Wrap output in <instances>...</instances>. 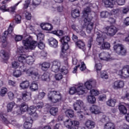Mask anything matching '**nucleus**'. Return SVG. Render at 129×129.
<instances>
[{
	"label": "nucleus",
	"instance_id": "obj_1",
	"mask_svg": "<svg viewBox=\"0 0 129 129\" xmlns=\"http://www.w3.org/2000/svg\"><path fill=\"white\" fill-rule=\"evenodd\" d=\"M22 72H25L27 76H31L33 80H39L41 78V76L38 73V70L34 68L26 69V68L23 66L20 67L19 70H16L13 72V76L18 78V77L22 76Z\"/></svg>",
	"mask_w": 129,
	"mask_h": 129
},
{
	"label": "nucleus",
	"instance_id": "obj_2",
	"mask_svg": "<svg viewBox=\"0 0 129 129\" xmlns=\"http://www.w3.org/2000/svg\"><path fill=\"white\" fill-rule=\"evenodd\" d=\"M91 12V10L90 7H87L85 8L83 11V17L82 21H80V24L83 28L86 27V31L88 34L91 33L92 30H93V23L91 22L92 18H89L88 15Z\"/></svg>",
	"mask_w": 129,
	"mask_h": 129
},
{
	"label": "nucleus",
	"instance_id": "obj_3",
	"mask_svg": "<svg viewBox=\"0 0 129 129\" xmlns=\"http://www.w3.org/2000/svg\"><path fill=\"white\" fill-rule=\"evenodd\" d=\"M23 44L25 48L21 46L17 49V53L20 55L21 53H25L26 50H34L37 47V41L32 40L31 37L23 40Z\"/></svg>",
	"mask_w": 129,
	"mask_h": 129
},
{
	"label": "nucleus",
	"instance_id": "obj_4",
	"mask_svg": "<svg viewBox=\"0 0 129 129\" xmlns=\"http://www.w3.org/2000/svg\"><path fill=\"white\" fill-rule=\"evenodd\" d=\"M61 67V62L59 60H54L52 62L51 66V71L55 73L59 72V70L63 75H66L68 73V69L69 68V64L67 63L66 66H63L60 70Z\"/></svg>",
	"mask_w": 129,
	"mask_h": 129
},
{
	"label": "nucleus",
	"instance_id": "obj_5",
	"mask_svg": "<svg viewBox=\"0 0 129 129\" xmlns=\"http://www.w3.org/2000/svg\"><path fill=\"white\" fill-rule=\"evenodd\" d=\"M48 99L53 103L60 102L62 100V95L57 91H49L47 95Z\"/></svg>",
	"mask_w": 129,
	"mask_h": 129
},
{
	"label": "nucleus",
	"instance_id": "obj_6",
	"mask_svg": "<svg viewBox=\"0 0 129 129\" xmlns=\"http://www.w3.org/2000/svg\"><path fill=\"white\" fill-rule=\"evenodd\" d=\"M86 89L83 84H79L75 87L71 88L70 89L69 93L72 95L75 94V93H77L79 95H82L85 93Z\"/></svg>",
	"mask_w": 129,
	"mask_h": 129
},
{
	"label": "nucleus",
	"instance_id": "obj_7",
	"mask_svg": "<svg viewBox=\"0 0 129 129\" xmlns=\"http://www.w3.org/2000/svg\"><path fill=\"white\" fill-rule=\"evenodd\" d=\"M113 50L118 55L124 56L126 54V49L121 44H116V41L114 42Z\"/></svg>",
	"mask_w": 129,
	"mask_h": 129
},
{
	"label": "nucleus",
	"instance_id": "obj_8",
	"mask_svg": "<svg viewBox=\"0 0 129 129\" xmlns=\"http://www.w3.org/2000/svg\"><path fill=\"white\" fill-rule=\"evenodd\" d=\"M13 23H11L9 27L8 28V31H6L3 34V36L2 37V45L3 47H6L7 45H8V41H7V38L8 37V36L9 35H11L12 33H13V30H14V28H13Z\"/></svg>",
	"mask_w": 129,
	"mask_h": 129
},
{
	"label": "nucleus",
	"instance_id": "obj_9",
	"mask_svg": "<svg viewBox=\"0 0 129 129\" xmlns=\"http://www.w3.org/2000/svg\"><path fill=\"white\" fill-rule=\"evenodd\" d=\"M117 28L115 26H107L105 28V33L109 37H112L117 33Z\"/></svg>",
	"mask_w": 129,
	"mask_h": 129
},
{
	"label": "nucleus",
	"instance_id": "obj_10",
	"mask_svg": "<svg viewBox=\"0 0 129 129\" xmlns=\"http://www.w3.org/2000/svg\"><path fill=\"white\" fill-rule=\"evenodd\" d=\"M96 35H97V37L96 38L97 44L99 46H101L104 42V40L106 39L105 33H102L100 31L96 32Z\"/></svg>",
	"mask_w": 129,
	"mask_h": 129
},
{
	"label": "nucleus",
	"instance_id": "obj_11",
	"mask_svg": "<svg viewBox=\"0 0 129 129\" xmlns=\"http://www.w3.org/2000/svg\"><path fill=\"white\" fill-rule=\"evenodd\" d=\"M117 74L118 75L124 77V78H127L129 77V66H124L122 70L117 71Z\"/></svg>",
	"mask_w": 129,
	"mask_h": 129
},
{
	"label": "nucleus",
	"instance_id": "obj_12",
	"mask_svg": "<svg viewBox=\"0 0 129 129\" xmlns=\"http://www.w3.org/2000/svg\"><path fill=\"white\" fill-rule=\"evenodd\" d=\"M84 103L81 100H77L74 104V108L75 110H77L78 113L82 112L81 110L84 108Z\"/></svg>",
	"mask_w": 129,
	"mask_h": 129
},
{
	"label": "nucleus",
	"instance_id": "obj_13",
	"mask_svg": "<svg viewBox=\"0 0 129 129\" xmlns=\"http://www.w3.org/2000/svg\"><path fill=\"white\" fill-rule=\"evenodd\" d=\"M96 84V82L95 80H89L85 83L84 85V87L85 88V92H86V90H91V88L94 86Z\"/></svg>",
	"mask_w": 129,
	"mask_h": 129
},
{
	"label": "nucleus",
	"instance_id": "obj_14",
	"mask_svg": "<svg viewBox=\"0 0 129 129\" xmlns=\"http://www.w3.org/2000/svg\"><path fill=\"white\" fill-rule=\"evenodd\" d=\"M124 86V82L122 81L118 80L114 82L112 84V87L114 89H119Z\"/></svg>",
	"mask_w": 129,
	"mask_h": 129
},
{
	"label": "nucleus",
	"instance_id": "obj_15",
	"mask_svg": "<svg viewBox=\"0 0 129 129\" xmlns=\"http://www.w3.org/2000/svg\"><path fill=\"white\" fill-rule=\"evenodd\" d=\"M99 57L100 60L107 61L110 59V54L107 52H102L99 54Z\"/></svg>",
	"mask_w": 129,
	"mask_h": 129
},
{
	"label": "nucleus",
	"instance_id": "obj_16",
	"mask_svg": "<svg viewBox=\"0 0 129 129\" xmlns=\"http://www.w3.org/2000/svg\"><path fill=\"white\" fill-rule=\"evenodd\" d=\"M90 110L92 113H94V114H98L101 112L100 107L93 105L90 108Z\"/></svg>",
	"mask_w": 129,
	"mask_h": 129
},
{
	"label": "nucleus",
	"instance_id": "obj_17",
	"mask_svg": "<svg viewBox=\"0 0 129 129\" xmlns=\"http://www.w3.org/2000/svg\"><path fill=\"white\" fill-rule=\"evenodd\" d=\"M85 126L88 129L94 128L95 127V122L91 120H88L85 122Z\"/></svg>",
	"mask_w": 129,
	"mask_h": 129
},
{
	"label": "nucleus",
	"instance_id": "obj_18",
	"mask_svg": "<svg viewBox=\"0 0 129 129\" xmlns=\"http://www.w3.org/2000/svg\"><path fill=\"white\" fill-rule=\"evenodd\" d=\"M48 44L50 47L53 48H57L58 47V41L53 37H51L48 39Z\"/></svg>",
	"mask_w": 129,
	"mask_h": 129
},
{
	"label": "nucleus",
	"instance_id": "obj_19",
	"mask_svg": "<svg viewBox=\"0 0 129 129\" xmlns=\"http://www.w3.org/2000/svg\"><path fill=\"white\" fill-rule=\"evenodd\" d=\"M51 64L49 62H44L41 63L39 64L40 67H41V70H43V71H46V70H48L49 68H50V66Z\"/></svg>",
	"mask_w": 129,
	"mask_h": 129
},
{
	"label": "nucleus",
	"instance_id": "obj_20",
	"mask_svg": "<svg viewBox=\"0 0 129 129\" xmlns=\"http://www.w3.org/2000/svg\"><path fill=\"white\" fill-rule=\"evenodd\" d=\"M15 106L18 107V105L15 102H11L9 103L7 105V111L8 112H12L13 111V109Z\"/></svg>",
	"mask_w": 129,
	"mask_h": 129
},
{
	"label": "nucleus",
	"instance_id": "obj_21",
	"mask_svg": "<svg viewBox=\"0 0 129 129\" xmlns=\"http://www.w3.org/2000/svg\"><path fill=\"white\" fill-rule=\"evenodd\" d=\"M36 110H37V107L35 106L30 107V114L32 115V117H37L38 114L36 112Z\"/></svg>",
	"mask_w": 129,
	"mask_h": 129
},
{
	"label": "nucleus",
	"instance_id": "obj_22",
	"mask_svg": "<svg viewBox=\"0 0 129 129\" xmlns=\"http://www.w3.org/2000/svg\"><path fill=\"white\" fill-rule=\"evenodd\" d=\"M40 27L42 30H45L46 31H51L53 29L52 25L49 23H46L45 24H41Z\"/></svg>",
	"mask_w": 129,
	"mask_h": 129
},
{
	"label": "nucleus",
	"instance_id": "obj_23",
	"mask_svg": "<svg viewBox=\"0 0 129 129\" xmlns=\"http://www.w3.org/2000/svg\"><path fill=\"white\" fill-rule=\"evenodd\" d=\"M22 99L24 101H29L31 99V93L24 92L22 93Z\"/></svg>",
	"mask_w": 129,
	"mask_h": 129
},
{
	"label": "nucleus",
	"instance_id": "obj_24",
	"mask_svg": "<svg viewBox=\"0 0 129 129\" xmlns=\"http://www.w3.org/2000/svg\"><path fill=\"white\" fill-rule=\"evenodd\" d=\"M0 56L4 59V60H8L10 58V53L6 52L5 50H1L0 52Z\"/></svg>",
	"mask_w": 129,
	"mask_h": 129
},
{
	"label": "nucleus",
	"instance_id": "obj_25",
	"mask_svg": "<svg viewBox=\"0 0 129 129\" xmlns=\"http://www.w3.org/2000/svg\"><path fill=\"white\" fill-rule=\"evenodd\" d=\"M38 88V83L36 81L32 82L30 86V89L31 91H36Z\"/></svg>",
	"mask_w": 129,
	"mask_h": 129
},
{
	"label": "nucleus",
	"instance_id": "obj_26",
	"mask_svg": "<svg viewBox=\"0 0 129 129\" xmlns=\"http://www.w3.org/2000/svg\"><path fill=\"white\" fill-rule=\"evenodd\" d=\"M104 4L106 8H113V6H114L116 3L110 0H105Z\"/></svg>",
	"mask_w": 129,
	"mask_h": 129
},
{
	"label": "nucleus",
	"instance_id": "obj_27",
	"mask_svg": "<svg viewBox=\"0 0 129 129\" xmlns=\"http://www.w3.org/2000/svg\"><path fill=\"white\" fill-rule=\"evenodd\" d=\"M26 57H27V55H26V54H21V56L18 57V61L19 62H20V64L22 65V66H24L25 63H26Z\"/></svg>",
	"mask_w": 129,
	"mask_h": 129
},
{
	"label": "nucleus",
	"instance_id": "obj_28",
	"mask_svg": "<svg viewBox=\"0 0 129 129\" xmlns=\"http://www.w3.org/2000/svg\"><path fill=\"white\" fill-rule=\"evenodd\" d=\"M87 100L89 103H90L91 104H93L95 103L96 101V98H95V97H94V96L90 95L87 97Z\"/></svg>",
	"mask_w": 129,
	"mask_h": 129
},
{
	"label": "nucleus",
	"instance_id": "obj_29",
	"mask_svg": "<svg viewBox=\"0 0 129 129\" xmlns=\"http://www.w3.org/2000/svg\"><path fill=\"white\" fill-rule=\"evenodd\" d=\"M30 85V83L28 81H23L21 83H20V87L22 89H27L29 86Z\"/></svg>",
	"mask_w": 129,
	"mask_h": 129
},
{
	"label": "nucleus",
	"instance_id": "obj_30",
	"mask_svg": "<svg viewBox=\"0 0 129 129\" xmlns=\"http://www.w3.org/2000/svg\"><path fill=\"white\" fill-rule=\"evenodd\" d=\"M20 109L21 111H23L24 112L27 111L29 109V106L26 103H22L20 106Z\"/></svg>",
	"mask_w": 129,
	"mask_h": 129
},
{
	"label": "nucleus",
	"instance_id": "obj_31",
	"mask_svg": "<svg viewBox=\"0 0 129 129\" xmlns=\"http://www.w3.org/2000/svg\"><path fill=\"white\" fill-rule=\"evenodd\" d=\"M103 50H108L110 48V43L107 42H103L100 46Z\"/></svg>",
	"mask_w": 129,
	"mask_h": 129
},
{
	"label": "nucleus",
	"instance_id": "obj_32",
	"mask_svg": "<svg viewBox=\"0 0 129 129\" xmlns=\"http://www.w3.org/2000/svg\"><path fill=\"white\" fill-rule=\"evenodd\" d=\"M80 16V12L78 9H75L72 11V16L74 19H76V18H78Z\"/></svg>",
	"mask_w": 129,
	"mask_h": 129
},
{
	"label": "nucleus",
	"instance_id": "obj_33",
	"mask_svg": "<svg viewBox=\"0 0 129 129\" xmlns=\"http://www.w3.org/2000/svg\"><path fill=\"white\" fill-rule=\"evenodd\" d=\"M104 129H115V126L113 123L109 122L104 125Z\"/></svg>",
	"mask_w": 129,
	"mask_h": 129
},
{
	"label": "nucleus",
	"instance_id": "obj_34",
	"mask_svg": "<svg viewBox=\"0 0 129 129\" xmlns=\"http://www.w3.org/2000/svg\"><path fill=\"white\" fill-rule=\"evenodd\" d=\"M115 103H116V100L115 99H110L107 101V105L112 107L115 106Z\"/></svg>",
	"mask_w": 129,
	"mask_h": 129
},
{
	"label": "nucleus",
	"instance_id": "obj_35",
	"mask_svg": "<svg viewBox=\"0 0 129 129\" xmlns=\"http://www.w3.org/2000/svg\"><path fill=\"white\" fill-rule=\"evenodd\" d=\"M22 2H23V1L21 0L18 3L15 4L14 6L9 8L8 10V12H10L11 13H15V11H16V9H17V7H18V6H19V4H21Z\"/></svg>",
	"mask_w": 129,
	"mask_h": 129
},
{
	"label": "nucleus",
	"instance_id": "obj_36",
	"mask_svg": "<svg viewBox=\"0 0 129 129\" xmlns=\"http://www.w3.org/2000/svg\"><path fill=\"white\" fill-rule=\"evenodd\" d=\"M42 80L43 81H47V80H50V73L46 72L41 76Z\"/></svg>",
	"mask_w": 129,
	"mask_h": 129
},
{
	"label": "nucleus",
	"instance_id": "obj_37",
	"mask_svg": "<svg viewBox=\"0 0 129 129\" xmlns=\"http://www.w3.org/2000/svg\"><path fill=\"white\" fill-rule=\"evenodd\" d=\"M26 62L27 63V64L29 65H32V64H33V63H34L35 61V59L33 56H26Z\"/></svg>",
	"mask_w": 129,
	"mask_h": 129
},
{
	"label": "nucleus",
	"instance_id": "obj_38",
	"mask_svg": "<svg viewBox=\"0 0 129 129\" xmlns=\"http://www.w3.org/2000/svg\"><path fill=\"white\" fill-rule=\"evenodd\" d=\"M119 110L120 113H121L122 114H125V113H126L127 111L126 108L123 105H120L119 106Z\"/></svg>",
	"mask_w": 129,
	"mask_h": 129
},
{
	"label": "nucleus",
	"instance_id": "obj_39",
	"mask_svg": "<svg viewBox=\"0 0 129 129\" xmlns=\"http://www.w3.org/2000/svg\"><path fill=\"white\" fill-rule=\"evenodd\" d=\"M32 123H33V120H32V118H30L29 121H26L24 123V127H25V128H26V129L30 128V127H32Z\"/></svg>",
	"mask_w": 129,
	"mask_h": 129
},
{
	"label": "nucleus",
	"instance_id": "obj_40",
	"mask_svg": "<svg viewBox=\"0 0 129 129\" xmlns=\"http://www.w3.org/2000/svg\"><path fill=\"white\" fill-rule=\"evenodd\" d=\"M73 124V123L70 119H68L64 122V125H65V126H66V127H68V128H71L70 127H71Z\"/></svg>",
	"mask_w": 129,
	"mask_h": 129
},
{
	"label": "nucleus",
	"instance_id": "obj_41",
	"mask_svg": "<svg viewBox=\"0 0 129 129\" xmlns=\"http://www.w3.org/2000/svg\"><path fill=\"white\" fill-rule=\"evenodd\" d=\"M66 114L67 116L69 117H74V111L73 110L68 109L66 111Z\"/></svg>",
	"mask_w": 129,
	"mask_h": 129
},
{
	"label": "nucleus",
	"instance_id": "obj_42",
	"mask_svg": "<svg viewBox=\"0 0 129 129\" xmlns=\"http://www.w3.org/2000/svg\"><path fill=\"white\" fill-rule=\"evenodd\" d=\"M77 45L80 49H84L85 47V43L81 40H79L77 42Z\"/></svg>",
	"mask_w": 129,
	"mask_h": 129
},
{
	"label": "nucleus",
	"instance_id": "obj_43",
	"mask_svg": "<svg viewBox=\"0 0 129 129\" xmlns=\"http://www.w3.org/2000/svg\"><path fill=\"white\" fill-rule=\"evenodd\" d=\"M49 112L51 115H56L58 112V108L52 107L50 109Z\"/></svg>",
	"mask_w": 129,
	"mask_h": 129
},
{
	"label": "nucleus",
	"instance_id": "obj_44",
	"mask_svg": "<svg viewBox=\"0 0 129 129\" xmlns=\"http://www.w3.org/2000/svg\"><path fill=\"white\" fill-rule=\"evenodd\" d=\"M70 41V37L68 36H66L62 37L61 40V43H68V42Z\"/></svg>",
	"mask_w": 129,
	"mask_h": 129
},
{
	"label": "nucleus",
	"instance_id": "obj_45",
	"mask_svg": "<svg viewBox=\"0 0 129 129\" xmlns=\"http://www.w3.org/2000/svg\"><path fill=\"white\" fill-rule=\"evenodd\" d=\"M90 93L91 95H94L95 96H97V95H99V94H100V93L99 92V91L95 89L90 90Z\"/></svg>",
	"mask_w": 129,
	"mask_h": 129
},
{
	"label": "nucleus",
	"instance_id": "obj_46",
	"mask_svg": "<svg viewBox=\"0 0 129 129\" xmlns=\"http://www.w3.org/2000/svg\"><path fill=\"white\" fill-rule=\"evenodd\" d=\"M61 44L62 45L61 47V51H62V52H66V51L69 49V45L68 43H61Z\"/></svg>",
	"mask_w": 129,
	"mask_h": 129
},
{
	"label": "nucleus",
	"instance_id": "obj_47",
	"mask_svg": "<svg viewBox=\"0 0 129 129\" xmlns=\"http://www.w3.org/2000/svg\"><path fill=\"white\" fill-rule=\"evenodd\" d=\"M110 16V14L107 11H103L100 13L101 18H107Z\"/></svg>",
	"mask_w": 129,
	"mask_h": 129
},
{
	"label": "nucleus",
	"instance_id": "obj_48",
	"mask_svg": "<svg viewBox=\"0 0 129 129\" xmlns=\"http://www.w3.org/2000/svg\"><path fill=\"white\" fill-rule=\"evenodd\" d=\"M8 92V89L7 88H3L1 89V92H0V95L1 96H2V97H4L7 94V93Z\"/></svg>",
	"mask_w": 129,
	"mask_h": 129
},
{
	"label": "nucleus",
	"instance_id": "obj_49",
	"mask_svg": "<svg viewBox=\"0 0 129 129\" xmlns=\"http://www.w3.org/2000/svg\"><path fill=\"white\" fill-rule=\"evenodd\" d=\"M15 22L17 24H21L22 21V16L20 15H16L15 18Z\"/></svg>",
	"mask_w": 129,
	"mask_h": 129
},
{
	"label": "nucleus",
	"instance_id": "obj_50",
	"mask_svg": "<svg viewBox=\"0 0 129 129\" xmlns=\"http://www.w3.org/2000/svg\"><path fill=\"white\" fill-rule=\"evenodd\" d=\"M101 77L102 79H108V75L104 71L101 72Z\"/></svg>",
	"mask_w": 129,
	"mask_h": 129
},
{
	"label": "nucleus",
	"instance_id": "obj_51",
	"mask_svg": "<svg viewBox=\"0 0 129 129\" xmlns=\"http://www.w3.org/2000/svg\"><path fill=\"white\" fill-rule=\"evenodd\" d=\"M8 96L10 100H13L14 98H15V94L12 91H9L8 93Z\"/></svg>",
	"mask_w": 129,
	"mask_h": 129
},
{
	"label": "nucleus",
	"instance_id": "obj_52",
	"mask_svg": "<svg viewBox=\"0 0 129 129\" xmlns=\"http://www.w3.org/2000/svg\"><path fill=\"white\" fill-rule=\"evenodd\" d=\"M72 29L74 31H75L77 33H79V31L80 28H79V27L75 24L72 25Z\"/></svg>",
	"mask_w": 129,
	"mask_h": 129
},
{
	"label": "nucleus",
	"instance_id": "obj_53",
	"mask_svg": "<svg viewBox=\"0 0 129 129\" xmlns=\"http://www.w3.org/2000/svg\"><path fill=\"white\" fill-rule=\"evenodd\" d=\"M46 95V93L44 92H40L38 94V99L42 100L45 97Z\"/></svg>",
	"mask_w": 129,
	"mask_h": 129
},
{
	"label": "nucleus",
	"instance_id": "obj_54",
	"mask_svg": "<svg viewBox=\"0 0 129 129\" xmlns=\"http://www.w3.org/2000/svg\"><path fill=\"white\" fill-rule=\"evenodd\" d=\"M31 4V0H26L25 1V3L23 4L24 9H28L29 6Z\"/></svg>",
	"mask_w": 129,
	"mask_h": 129
},
{
	"label": "nucleus",
	"instance_id": "obj_55",
	"mask_svg": "<svg viewBox=\"0 0 129 129\" xmlns=\"http://www.w3.org/2000/svg\"><path fill=\"white\" fill-rule=\"evenodd\" d=\"M98 99L99 101H105L106 100V95H101L98 97Z\"/></svg>",
	"mask_w": 129,
	"mask_h": 129
},
{
	"label": "nucleus",
	"instance_id": "obj_56",
	"mask_svg": "<svg viewBox=\"0 0 129 129\" xmlns=\"http://www.w3.org/2000/svg\"><path fill=\"white\" fill-rule=\"evenodd\" d=\"M115 5H118V6H123L125 4V0H116Z\"/></svg>",
	"mask_w": 129,
	"mask_h": 129
},
{
	"label": "nucleus",
	"instance_id": "obj_57",
	"mask_svg": "<svg viewBox=\"0 0 129 129\" xmlns=\"http://www.w3.org/2000/svg\"><path fill=\"white\" fill-rule=\"evenodd\" d=\"M95 68L97 71H100V70H101V68H102V65H101V63H96Z\"/></svg>",
	"mask_w": 129,
	"mask_h": 129
},
{
	"label": "nucleus",
	"instance_id": "obj_58",
	"mask_svg": "<svg viewBox=\"0 0 129 129\" xmlns=\"http://www.w3.org/2000/svg\"><path fill=\"white\" fill-rule=\"evenodd\" d=\"M44 34L41 33H38L37 35V39L38 40H39V41H43V40H44Z\"/></svg>",
	"mask_w": 129,
	"mask_h": 129
},
{
	"label": "nucleus",
	"instance_id": "obj_59",
	"mask_svg": "<svg viewBox=\"0 0 129 129\" xmlns=\"http://www.w3.org/2000/svg\"><path fill=\"white\" fill-rule=\"evenodd\" d=\"M25 18L27 20H30L32 19V15L27 11L25 12Z\"/></svg>",
	"mask_w": 129,
	"mask_h": 129
},
{
	"label": "nucleus",
	"instance_id": "obj_60",
	"mask_svg": "<svg viewBox=\"0 0 129 129\" xmlns=\"http://www.w3.org/2000/svg\"><path fill=\"white\" fill-rule=\"evenodd\" d=\"M86 69V66L85 65V63H84V62H82L81 64V66L80 65V70L81 71H84Z\"/></svg>",
	"mask_w": 129,
	"mask_h": 129
},
{
	"label": "nucleus",
	"instance_id": "obj_61",
	"mask_svg": "<svg viewBox=\"0 0 129 129\" xmlns=\"http://www.w3.org/2000/svg\"><path fill=\"white\" fill-rule=\"evenodd\" d=\"M55 78L56 80H61L63 78V75L61 73H58L55 75Z\"/></svg>",
	"mask_w": 129,
	"mask_h": 129
},
{
	"label": "nucleus",
	"instance_id": "obj_62",
	"mask_svg": "<svg viewBox=\"0 0 129 129\" xmlns=\"http://www.w3.org/2000/svg\"><path fill=\"white\" fill-rule=\"evenodd\" d=\"M38 47L40 49V50H43L45 48V44L42 42L40 41L38 43Z\"/></svg>",
	"mask_w": 129,
	"mask_h": 129
},
{
	"label": "nucleus",
	"instance_id": "obj_63",
	"mask_svg": "<svg viewBox=\"0 0 129 129\" xmlns=\"http://www.w3.org/2000/svg\"><path fill=\"white\" fill-rule=\"evenodd\" d=\"M53 24L59 25L60 24V19L58 17H55L53 20Z\"/></svg>",
	"mask_w": 129,
	"mask_h": 129
},
{
	"label": "nucleus",
	"instance_id": "obj_64",
	"mask_svg": "<svg viewBox=\"0 0 129 129\" xmlns=\"http://www.w3.org/2000/svg\"><path fill=\"white\" fill-rule=\"evenodd\" d=\"M20 64H21L17 61H13L12 62V67L13 68H18Z\"/></svg>",
	"mask_w": 129,
	"mask_h": 129
}]
</instances>
